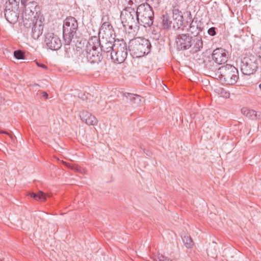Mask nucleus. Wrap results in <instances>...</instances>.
<instances>
[{"label":"nucleus","instance_id":"f3484780","mask_svg":"<svg viewBox=\"0 0 261 261\" xmlns=\"http://www.w3.org/2000/svg\"><path fill=\"white\" fill-rule=\"evenodd\" d=\"M81 119L89 125H97L98 121L97 118L87 111H82L80 113Z\"/></svg>","mask_w":261,"mask_h":261},{"label":"nucleus","instance_id":"a878e982","mask_svg":"<svg viewBox=\"0 0 261 261\" xmlns=\"http://www.w3.org/2000/svg\"><path fill=\"white\" fill-rule=\"evenodd\" d=\"M215 91L220 96L225 98L229 97L230 93L224 88L219 87L215 90Z\"/></svg>","mask_w":261,"mask_h":261},{"label":"nucleus","instance_id":"dca6fc26","mask_svg":"<svg viewBox=\"0 0 261 261\" xmlns=\"http://www.w3.org/2000/svg\"><path fill=\"white\" fill-rule=\"evenodd\" d=\"M5 16L6 20L10 23H16L19 18L18 9L17 8H14V9L8 8L5 11Z\"/></svg>","mask_w":261,"mask_h":261},{"label":"nucleus","instance_id":"1a4fd4ad","mask_svg":"<svg viewBox=\"0 0 261 261\" xmlns=\"http://www.w3.org/2000/svg\"><path fill=\"white\" fill-rule=\"evenodd\" d=\"M192 37L188 33H178L175 37V44L177 50L184 51L190 46Z\"/></svg>","mask_w":261,"mask_h":261},{"label":"nucleus","instance_id":"cd10ccee","mask_svg":"<svg viewBox=\"0 0 261 261\" xmlns=\"http://www.w3.org/2000/svg\"><path fill=\"white\" fill-rule=\"evenodd\" d=\"M14 56L17 59H24L25 57L24 53L21 50H17L14 51Z\"/></svg>","mask_w":261,"mask_h":261},{"label":"nucleus","instance_id":"f704fd0d","mask_svg":"<svg viewBox=\"0 0 261 261\" xmlns=\"http://www.w3.org/2000/svg\"><path fill=\"white\" fill-rule=\"evenodd\" d=\"M257 53L258 55V57L261 58V45L257 49Z\"/></svg>","mask_w":261,"mask_h":261},{"label":"nucleus","instance_id":"aec40b11","mask_svg":"<svg viewBox=\"0 0 261 261\" xmlns=\"http://www.w3.org/2000/svg\"><path fill=\"white\" fill-rule=\"evenodd\" d=\"M242 113L252 120H257L259 118V115L254 110H250L247 108H243L241 109Z\"/></svg>","mask_w":261,"mask_h":261},{"label":"nucleus","instance_id":"a19ab883","mask_svg":"<svg viewBox=\"0 0 261 261\" xmlns=\"http://www.w3.org/2000/svg\"><path fill=\"white\" fill-rule=\"evenodd\" d=\"M259 88L261 90V83L259 85Z\"/></svg>","mask_w":261,"mask_h":261},{"label":"nucleus","instance_id":"6ab92c4d","mask_svg":"<svg viewBox=\"0 0 261 261\" xmlns=\"http://www.w3.org/2000/svg\"><path fill=\"white\" fill-rule=\"evenodd\" d=\"M43 25L41 21H36L34 24L32 30V37L34 39H38L43 33Z\"/></svg>","mask_w":261,"mask_h":261},{"label":"nucleus","instance_id":"f8f14e48","mask_svg":"<svg viewBox=\"0 0 261 261\" xmlns=\"http://www.w3.org/2000/svg\"><path fill=\"white\" fill-rule=\"evenodd\" d=\"M98 38H99V37ZM116 41H115L114 39L111 40L109 38H106L104 37L101 38V40L100 38H99V42L100 44L99 48L100 49L101 53L103 52L106 54L107 58L110 57L111 52L113 51V49H114V46L115 42Z\"/></svg>","mask_w":261,"mask_h":261},{"label":"nucleus","instance_id":"4be33fe9","mask_svg":"<svg viewBox=\"0 0 261 261\" xmlns=\"http://www.w3.org/2000/svg\"><path fill=\"white\" fill-rule=\"evenodd\" d=\"M203 63L205 67L212 71H215L218 69L217 68V64L215 63V62L213 60H210L209 58L207 60H204Z\"/></svg>","mask_w":261,"mask_h":261},{"label":"nucleus","instance_id":"2eb2a0df","mask_svg":"<svg viewBox=\"0 0 261 261\" xmlns=\"http://www.w3.org/2000/svg\"><path fill=\"white\" fill-rule=\"evenodd\" d=\"M189 49L190 53L194 54H196L200 51L203 48V43L202 39V37L200 36H194L192 37V40Z\"/></svg>","mask_w":261,"mask_h":261},{"label":"nucleus","instance_id":"2f4dec72","mask_svg":"<svg viewBox=\"0 0 261 261\" xmlns=\"http://www.w3.org/2000/svg\"><path fill=\"white\" fill-rule=\"evenodd\" d=\"M36 65L38 66V67H41L43 69H47V66H46L45 65L42 64V63H39L38 62H36Z\"/></svg>","mask_w":261,"mask_h":261},{"label":"nucleus","instance_id":"412c9836","mask_svg":"<svg viewBox=\"0 0 261 261\" xmlns=\"http://www.w3.org/2000/svg\"><path fill=\"white\" fill-rule=\"evenodd\" d=\"M34 14V13H28L25 11H23L22 13V19L24 25H27L28 24V22H29V24L31 23H33V18H35Z\"/></svg>","mask_w":261,"mask_h":261},{"label":"nucleus","instance_id":"7c9ffc66","mask_svg":"<svg viewBox=\"0 0 261 261\" xmlns=\"http://www.w3.org/2000/svg\"><path fill=\"white\" fill-rule=\"evenodd\" d=\"M19 1L20 0H9V3L11 5H15L14 8H17V9H18V5H19Z\"/></svg>","mask_w":261,"mask_h":261},{"label":"nucleus","instance_id":"c85d7f7f","mask_svg":"<svg viewBox=\"0 0 261 261\" xmlns=\"http://www.w3.org/2000/svg\"><path fill=\"white\" fill-rule=\"evenodd\" d=\"M186 14H187V17H188L186 23H188L189 22V20L190 22H191V23L190 24V26H189V29L191 30L194 27V25H193L194 20L192 19V15H191V13L190 11H187Z\"/></svg>","mask_w":261,"mask_h":261},{"label":"nucleus","instance_id":"9b49d317","mask_svg":"<svg viewBox=\"0 0 261 261\" xmlns=\"http://www.w3.org/2000/svg\"><path fill=\"white\" fill-rule=\"evenodd\" d=\"M172 28L175 30H184L186 27L184 22V17L181 11L178 9H173L172 11Z\"/></svg>","mask_w":261,"mask_h":261},{"label":"nucleus","instance_id":"f257e3e1","mask_svg":"<svg viewBox=\"0 0 261 261\" xmlns=\"http://www.w3.org/2000/svg\"><path fill=\"white\" fill-rule=\"evenodd\" d=\"M100 45L99 38L96 36H92L89 39L86 48L87 60L91 63L97 64L98 67L96 71L98 72H102L106 69L105 64L101 62L102 55L99 48Z\"/></svg>","mask_w":261,"mask_h":261},{"label":"nucleus","instance_id":"7ed1b4c3","mask_svg":"<svg viewBox=\"0 0 261 261\" xmlns=\"http://www.w3.org/2000/svg\"><path fill=\"white\" fill-rule=\"evenodd\" d=\"M216 75L220 81L227 85L235 84L239 79L238 69L233 66L226 64L218 68Z\"/></svg>","mask_w":261,"mask_h":261},{"label":"nucleus","instance_id":"6e6552de","mask_svg":"<svg viewBox=\"0 0 261 261\" xmlns=\"http://www.w3.org/2000/svg\"><path fill=\"white\" fill-rule=\"evenodd\" d=\"M113 51L111 52L110 58L115 63H123L127 56V44L123 40H118L115 42Z\"/></svg>","mask_w":261,"mask_h":261},{"label":"nucleus","instance_id":"58836bf2","mask_svg":"<svg viewBox=\"0 0 261 261\" xmlns=\"http://www.w3.org/2000/svg\"><path fill=\"white\" fill-rule=\"evenodd\" d=\"M62 163L65 164L66 166L68 167V164L66 163V162H65L64 161H62Z\"/></svg>","mask_w":261,"mask_h":261},{"label":"nucleus","instance_id":"4c0bfd02","mask_svg":"<svg viewBox=\"0 0 261 261\" xmlns=\"http://www.w3.org/2000/svg\"><path fill=\"white\" fill-rule=\"evenodd\" d=\"M0 134H8L7 132L3 130H0Z\"/></svg>","mask_w":261,"mask_h":261},{"label":"nucleus","instance_id":"b1692460","mask_svg":"<svg viewBox=\"0 0 261 261\" xmlns=\"http://www.w3.org/2000/svg\"><path fill=\"white\" fill-rule=\"evenodd\" d=\"M30 195L31 197L37 201H44L46 200V196L44 193L40 191L38 193H31Z\"/></svg>","mask_w":261,"mask_h":261},{"label":"nucleus","instance_id":"c9c22d12","mask_svg":"<svg viewBox=\"0 0 261 261\" xmlns=\"http://www.w3.org/2000/svg\"><path fill=\"white\" fill-rule=\"evenodd\" d=\"M30 0H21V4L22 5H24L26 3H28V2H30Z\"/></svg>","mask_w":261,"mask_h":261},{"label":"nucleus","instance_id":"5701e85b","mask_svg":"<svg viewBox=\"0 0 261 261\" xmlns=\"http://www.w3.org/2000/svg\"><path fill=\"white\" fill-rule=\"evenodd\" d=\"M24 8L23 11H27L28 13H35L36 7L37 5V3L34 1H30L28 3L22 5Z\"/></svg>","mask_w":261,"mask_h":261},{"label":"nucleus","instance_id":"ddd939ff","mask_svg":"<svg viewBox=\"0 0 261 261\" xmlns=\"http://www.w3.org/2000/svg\"><path fill=\"white\" fill-rule=\"evenodd\" d=\"M212 59L217 64H222L226 63L228 59L227 51L222 48H218L213 51Z\"/></svg>","mask_w":261,"mask_h":261},{"label":"nucleus","instance_id":"c756f323","mask_svg":"<svg viewBox=\"0 0 261 261\" xmlns=\"http://www.w3.org/2000/svg\"><path fill=\"white\" fill-rule=\"evenodd\" d=\"M207 32L210 36H214L216 34V28L212 27L208 30Z\"/></svg>","mask_w":261,"mask_h":261},{"label":"nucleus","instance_id":"20e7f679","mask_svg":"<svg viewBox=\"0 0 261 261\" xmlns=\"http://www.w3.org/2000/svg\"><path fill=\"white\" fill-rule=\"evenodd\" d=\"M138 23L145 28L150 27L153 22L154 12L147 3L139 5L137 9Z\"/></svg>","mask_w":261,"mask_h":261},{"label":"nucleus","instance_id":"0eeeda50","mask_svg":"<svg viewBox=\"0 0 261 261\" xmlns=\"http://www.w3.org/2000/svg\"><path fill=\"white\" fill-rule=\"evenodd\" d=\"M78 29V23L73 17H68L64 21L63 36L66 45H69Z\"/></svg>","mask_w":261,"mask_h":261},{"label":"nucleus","instance_id":"4468645a","mask_svg":"<svg viewBox=\"0 0 261 261\" xmlns=\"http://www.w3.org/2000/svg\"><path fill=\"white\" fill-rule=\"evenodd\" d=\"M114 32L111 23L109 21H104L99 29V37L109 38L111 40H114V38L113 37Z\"/></svg>","mask_w":261,"mask_h":261},{"label":"nucleus","instance_id":"9d476101","mask_svg":"<svg viewBox=\"0 0 261 261\" xmlns=\"http://www.w3.org/2000/svg\"><path fill=\"white\" fill-rule=\"evenodd\" d=\"M44 42L50 49L57 50L62 46L60 39L53 33H47L45 35Z\"/></svg>","mask_w":261,"mask_h":261},{"label":"nucleus","instance_id":"72a5a7b5","mask_svg":"<svg viewBox=\"0 0 261 261\" xmlns=\"http://www.w3.org/2000/svg\"><path fill=\"white\" fill-rule=\"evenodd\" d=\"M40 95L41 97L44 98L45 99H47L48 98V95L46 92H42L40 94Z\"/></svg>","mask_w":261,"mask_h":261},{"label":"nucleus","instance_id":"bb28decb","mask_svg":"<svg viewBox=\"0 0 261 261\" xmlns=\"http://www.w3.org/2000/svg\"><path fill=\"white\" fill-rule=\"evenodd\" d=\"M182 239L187 248H190L193 246L194 243L190 236L185 235L182 238Z\"/></svg>","mask_w":261,"mask_h":261},{"label":"nucleus","instance_id":"393cba45","mask_svg":"<svg viewBox=\"0 0 261 261\" xmlns=\"http://www.w3.org/2000/svg\"><path fill=\"white\" fill-rule=\"evenodd\" d=\"M172 19L168 16L163 15L162 24L164 29H169L172 28V23H171Z\"/></svg>","mask_w":261,"mask_h":261},{"label":"nucleus","instance_id":"79ce46f5","mask_svg":"<svg viewBox=\"0 0 261 261\" xmlns=\"http://www.w3.org/2000/svg\"><path fill=\"white\" fill-rule=\"evenodd\" d=\"M0 261H4L3 259H0Z\"/></svg>","mask_w":261,"mask_h":261},{"label":"nucleus","instance_id":"e433bc0d","mask_svg":"<svg viewBox=\"0 0 261 261\" xmlns=\"http://www.w3.org/2000/svg\"><path fill=\"white\" fill-rule=\"evenodd\" d=\"M5 99L0 95V105L4 103Z\"/></svg>","mask_w":261,"mask_h":261},{"label":"nucleus","instance_id":"ea45409f","mask_svg":"<svg viewBox=\"0 0 261 261\" xmlns=\"http://www.w3.org/2000/svg\"><path fill=\"white\" fill-rule=\"evenodd\" d=\"M129 4H132L133 3L132 1L130 0L129 2Z\"/></svg>","mask_w":261,"mask_h":261},{"label":"nucleus","instance_id":"39448f33","mask_svg":"<svg viewBox=\"0 0 261 261\" xmlns=\"http://www.w3.org/2000/svg\"><path fill=\"white\" fill-rule=\"evenodd\" d=\"M120 18L125 29L132 30L138 28V14L135 8L130 7L124 8L121 12Z\"/></svg>","mask_w":261,"mask_h":261},{"label":"nucleus","instance_id":"473e14b6","mask_svg":"<svg viewBox=\"0 0 261 261\" xmlns=\"http://www.w3.org/2000/svg\"><path fill=\"white\" fill-rule=\"evenodd\" d=\"M157 261H172L171 260H169L167 257H165L164 256H161L158 257V260Z\"/></svg>","mask_w":261,"mask_h":261},{"label":"nucleus","instance_id":"423d86ee","mask_svg":"<svg viewBox=\"0 0 261 261\" xmlns=\"http://www.w3.org/2000/svg\"><path fill=\"white\" fill-rule=\"evenodd\" d=\"M258 58L253 55H247L241 61L240 68L243 74L249 75L255 73L258 68Z\"/></svg>","mask_w":261,"mask_h":261},{"label":"nucleus","instance_id":"f03ea898","mask_svg":"<svg viewBox=\"0 0 261 261\" xmlns=\"http://www.w3.org/2000/svg\"><path fill=\"white\" fill-rule=\"evenodd\" d=\"M151 47L150 41L144 38H135L129 42V50L136 58H140L147 55L150 53Z\"/></svg>","mask_w":261,"mask_h":261},{"label":"nucleus","instance_id":"a211bd4d","mask_svg":"<svg viewBox=\"0 0 261 261\" xmlns=\"http://www.w3.org/2000/svg\"><path fill=\"white\" fill-rule=\"evenodd\" d=\"M123 96L127 100H129L130 103L135 106H140L143 105L144 102V98L139 95L125 93Z\"/></svg>","mask_w":261,"mask_h":261}]
</instances>
